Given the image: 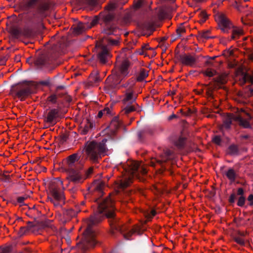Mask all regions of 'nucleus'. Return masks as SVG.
Instances as JSON below:
<instances>
[{
  "label": "nucleus",
  "mask_w": 253,
  "mask_h": 253,
  "mask_svg": "<svg viewBox=\"0 0 253 253\" xmlns=\"http://www.w3.org/2000/svg\"><path fill=\"white\" fill-rule=\"evenodd\" d=\"M107 140L103 139L102 142H87L85 146V152L88 156L93 161L96 160L101 155L106 154V147L105 145Z\"/></svg>",
  "instance_id": "obj_2"
},
{
  "label": "nucleus",
  "mask_w": 253,
  "mask_h": 253,
  "mask_svg": "<svg viewBox=\"0 0 253 253\" xmlns=\"http://www.w3.org/2000/svg\"><path fill=\"white\" fill-rule=\"evenodd\" d=\"M80 156L78 153H75L69 156L66 160L67 167L71 169H73L76 164L80 160Z\"/></svg>",
  "instance_id": "obj_13"
},
{
  "label": "nucleus",
  "mask_w": 253,
  "mask_h": 253,
  "mask_svg": "<svg viewBox=\"0 0 253 253\" xmlns=\"http://www.w3.org/2000/svg\"><path fill=\"white\" fill-rule=\"evenodd\" d=\"M245 198L243 196L240 197L238 201L237 205L239 206H243L245 204Z\"/></svg>",
  "instance_id": "obj_28"
},
{
  "label": "nucleus",
  "mask_w": 253,
  "mask_h": 253,
  "mask_svg": "<svg viewBox=\"0 0 253 253\" xmlns=\"http://www.w3.org/2000/svg\"><path fill=\"white\" fill-rule=\"evenodd\" d=\"M95 244V233L89 225L84 233V239L82 243H80L78 245L80 248L85 250L94 247Z\"/></svg>",
  "instance_id": "obj_6"
},
{
  "label": "nucleus",
  "mask_w": 253,
  "mask_h": 253,
  "mask_svg": "<svg viewBox=\"0 0 253 253\" xmlns=\"http://www.w3.org/2000/svg\"><path fill=\"white\" fill-rule=\"evenodd\" d=\"M156 214V212L154 210H152L150 211H145L144 212V215L148 220H149L151 218L155 216Z\"/></svg>",
  "instance_id": "obj_22"
},
{
  "label": "nucleus",
  "mask_w": 253,
  "mask_h": 253,
  "mask_svg": "<svg viewBox=\"0 0 253 253\" xmlns=\"http://www.w3.org/2000/svg\"><path fill=\"white\" fill-rule=\"evenodd\" d=\"M24 200V198H23V197H19L18 199V201L19 203H22L23 202Z\"/></svg>",
  "instance_id": "obj_41"
},
{
  "label": "nucleus",
  "mask_w": 253,
  "mask_h": 253,
  "mask_svg": "<svg viewBox=\"0 0 253 253\" xmlns=\"http://www.w3.org/2000/svg\"><path fill=\"white\" fill-rule=\"evenodd\" d=\"M143 2V0H138L134 4L135 7V8H139V7H140L142 5Z\"/></svg>",
  "instance_id": "obj_31"
},
{
  "label": "nucleus",
  "mask_w": 253,
  "mask_h": 253,
  "mask_svg": "<svg viewBox=\"0 0 253 253\" xmlns=\"http://www.w3.org/2000/svg\"><path fill=\"white\" fill-rule=\"evenodd\" d=\"M141 172L142 174H145L147 172V170L145 168H141Z\"/></svg>",
  "instance_id": "obj_39"
},
{
  "label": "nucleus",
  "mask_w": 253,
  "mask_h": 253,
  "mask_svg": "<svg viewBox=\"0 0 253 253\" xmlns=\"http://www.w3.org/2000/svg\"><path fill=\"white\" fill-rule=\"evenodd\" d=\"M10 248L9 247L0 248V253H9Z\"/></svg>",
  "instance_id": "obj_29"
},
{
  "label": "nucleus",
  "mask_w": 253,
  "mask_h": 253,
  "mask_svg": "<svg viewBox=\"0 0 253 253\" xmlns=\"http://www.w3.org/2000/svg\"><path fill=\"white\" fill-rule=\"evenodd\" d=\"M96 23V22L95 20H93L91 22L92 25H94Z\"/></svg>",
  "instance_id": "obj_48"
},
{
  "label": "nucleus",
  "mask_w": 253,
  "mask_h": 253,
  "mask_svg": "<svg viewBox=\"0 0 253 253\" xmlns=\"http://www.w3.org/2000/svg\"><path fill=\"white\" fill-rule=\"evenodd\" d=\"M104 184L102 182H98L96 186L95 187V189L99 192H101L102 189L103 187Z\"/></svg>",
  "instance_id": "obj_27"
},
{
  "label": "nucleus",
  "mask_w": 253,
  "mask_h": 253,
  "mask_svg": "<svg viewBox=\"0 0 253 253\" xmlns=\"http://www.w3.org/2000/svg\"><path fill=\"white\" fill-rule=\"evenodd\" d=\"M213 141L217 144H219L220 141H221V139H220V138L219 136H215L213 137Z\"/></svg>",
  "instance_id": "obj_30"
},
{
  "label": "nucleus",
  "mask_w": 253,
  "mask_h": 253,
  "mask_svg": "<svg viewBox=\"0 0 253 253\" xmlns=\"http://www.w3.org/2000/svg\"><path fill=\"white\" fill-rule=\"evenodd\" d=\"M110 224L112 229L120 231L123 233L124 238L127 240H129L130 237L135 233L140 234L142 233V230L140 226L136 225L131 229L127 231V227L126 225L121 226L114 219H112L110 221Z\"/></svg>",
  "instance_id": "obj_3"
},
{
  "label": "nucleus",
  "mask_w": 253,
  "mask_h": 253,
  "mask_svg": "<svg viewBox=\"0 0 253 253\" xmlns=\"http://www.w3.org/2000/svg\"><path fill=\"white\" fill-rule=\"evenodd\" d=\"M148 75V71L144 69H141L139 73L137 80L141 82L144 80Z\"/></svg>",
  "instance_id": "obj_20"
},
{
  "label": "nucleus",
  "mask_w": 253,
  "mask_h": 253,
  "mask_svg": "<svg viewBox=\"0 0 253 253\" xmlns=\"http://www.w3.org/2000/svg\"><path fill=\"white\" fill-rule=\"evenodd\" d=\"M134 107L131 104L124 105L123 111L126 114H128L134 111Z\"/></svg>",
  "instance_id": "obj_21"
},
{
  "label": "nucleus",
  "mask_w": 253,
  "mask_h": 253,
  "mask_svg": "<svg viewBox=\"0 0 253 253\" xmlns=\"http://www.w3.org/2000/svg\"><path fill=\"white\" fill-rule=\"evenodd\" d=\"M68 178L72 181L77 182H80L82 180V176L81 172L74 169H69L68 171Z\"/></svg>",
  "instance_id": "obj_12"
},
{
  "label": "nucleus",
  "mask_w": 253,
  "mask_h": 253,
  "mask_svg": "<svg viewBox=\"0 0 253 253\" xmlns=\"http://www.w3.org/2000/svg\"><path fill=\"white\" fill-rule=\"evenodd\" d=\"M87 29L85 24L83 23H79L77 26L73 28V32L76 34H80Z\"/></svg>",
  "instance_id": "obj_18"
},
{
  "label": "nucleus",
  "mask_w": 253,
  "mask_h": 253,
  "mask_svg": "<svg viewBox=\"0 0 253 253\" xmlns=\"http://www.w3.org/2000/svg\"><path fill=\"white\" fill-rule=\"evenodd\" d=\"M56 185L59 186H62L63 182L60 180H58L57 181L55 182Z\"/></svg>",
  "instance_id": "obj_38"
},
{
  "label": "nucleus",
  "mask_w": 253,
  "mask_h": 253,
  "mask_svg": "<svg viewBox=\"0 0 253 253\" xmlns=\"http://www.w3.org/2000/svg\"><path fill=\"white\" fill-rule=\"evenodd\" d=\"M25 230H26V229H25V227H22V228H21V229H20V232H24V231H25Z\"/></svg>",
  "instance_id": "obj_45"
},
{
  "label": "nucleus",
  "mask_w": 253,
  "mask_h": 253,
  "mask_svg": "<svg viewBox=\"0 0 253 253\" xmlns=\"http://www.w3.org/2000/svg\"><path fill=\"white\" fill-rule=\"evenodd\" d=\"M232 32V39H237L243 35V30L239 27H233Z\"/></svg>",
  "instance_id": "obj_17"
},
{
  "label": "nucleus",
  "mask_w": 253,
  "mask_h": 253,
  "mask_svg": "<svg viewBox=\"0 0 253 253\" xmlns=\"http://www.w3.org/2000/svg\"><path fill=\"white\" fill-rule=\"evenodd\" d=\"M129 63L128 61L124 60L120 67L116 65L115 70L113 71L114 74L115 75L116 81H122L128 74V67Z\"/></svg>",
  "instance_id": "obj_8"
},
{
  "label": "nucleus",
  "mask_w": 253,
  "mask_h": 253,
  "mask_svg": "<svg viewBox=\"0 0 253 253\" xmlns=\"http://www.w3.org/2000/svg\"><path fill=\"white\" fill-rule=\"evenodd\" d=\"M215 73V71L211 69H208L204 72L205 75L208 77H212L214 75Z\"/></svg>",
  "instance_id": "obj_25"
},
{
  "label": "nucleus",
  "mask_w": 253,
  "mask_h": 253,
  "mask_svg": "<svg viewBox=\"0 0 253 253\" xmlns=\"http://www.w3.org/2000/svg\"><path fill=\"white\" fill-rule=\"evenodd\" d=\"M185 143V139L183 138H179L177 141L175 142V144L179 148L182 147Z\"/></svg>",
  "instance_id": "obj_24"
},
{
  "label": "nucleus",
  "mask_w": 253,
  "mask_h": 253,
  "mask_svg": "<svg viewBox=\"0 0 253 253\" xmlns=\"http://www.w3.org/2000/svg\"><path fill=\"white\" fill-rule=\"evenodd\" d=\"M245 1H248V0H244Z\"/></svg>",
  "instance_id": "obj_51"
},
{
  "label": "nucleus",
  "mask_w": 253,
  "mask_h": 253,
  "mask_svg": "<svg viewBox=\"0 0 253 253\" xmlns=\"http://www.w3.org/2000/svg\"><path fill=\"white\" fill-rule=\"evenodd\" d=\"M92 171H93V168H90L87 171V174H89L91 173L92 172Z\"/></svg>",
  "instance_id": "obj_42"
},
{
  "label": "nucleus",
  "mask_w": 253,
  "mask_h": 253,
  "mask_svg": "<svg viewBox=\"0 0 253 253\" xmlns=\"http://www.w3.org/2000/svg\"><path fill=\"white\" fill-rule=\"evenodd\" d=\"M215 19L220 29L223 32H227L232 27L231 24L227 17L222 13H217L215 15Z\"/></svg>",
  "instance_id": "obj_9"
},
{
  "label": "nucleus",
  "mask_w": 253,
  "mask_h": 253,
  "mask_svg": "<svg viewBox=\"0 0 253 253\" xmlns=\"http://www.w3.org/2000/svg\"><path fill=\"white\" fill-rule=\"evenodd\" d=\"M202 16H203V17H204V19L202 20V22H204L206 20V18L207 17V15L205 13H202Z\"/></svg>",
  "instance_id": "obj_44"
},
{
  "label": "nucleus",
  "mask_w": 253,
  "mask_h": 253,
  "mask_svg": "<svg viewBox=\"0 0 253 253\" xmlns=\"http://www.w3.org/2000/svg\"><path fill=\"white\" fill-rule=\"evenodd\" d=\"M151 166L152 167H155V163L153 161L151 162Z\"/></svg>",
  "instance_id": "obj_47"
},
{
  "label": "nucleus",
  "mask_w": 253,
  "mask_h": 253,
  "mask_svg": "<svg viewBox=\"0 0 253 253\" xmlns=\"http://www.w3.org/2000/svg\"><path fill=\"white\" fill-rule=\"evenodd\" d=\"M103 112L105 115H109L111 113V111L109 108H105L103 109Z\"/></svg>",
  "instance_id": "obj_35"
},
{
  "label": "nucleus",
  "mask_w": 253,
  "mask_h": 253,
  "mask_svg": "<svg viewBox=\"0 0 253 253\" xmlns=\"http://www.w3.org/2000/svg\"><path fill=\"white\" fill-rule=\"evenodd\" d=\"M237 193L239 195H242L244 193V190L242 188H239L238 189Z\"/></svg>",
  "instance_id": "obj_36"
},
{
  "label": "nucleus",
  "mask_w": 253,
  "mask_h": 253,
  "mask_svg": "<svg viewBox=\"0 0 253 253\" xmlns=\"http://www.w3.org/2000/svg\"><path fill=\"white\" fill-rule=\"evenodd\" d=\"M115 7V5L113 4H110L108 6V8L109 9H112Z\"/></svg>",
  "instance_id": "obj_40"
},
{
  "label": "nucleus",
  "mask_w": 253,
  "mask_h": 253,
  "mask_svg": "<svg viewBox=\"0 0 253 253\" xmlns=\"http://www.w3.org/2000/svg\"><path fill=\"white\" fill-rule=\"evenodd\" d=\"M19 90L17 92V96L21 100L25 99L31 93L30 87L27 84L19 85Z\"/></svg>",
  "instance_id": "obj_11"
},
{
  "label": "nucleus",
  "mask_w": 253,
  "mask_h": 253,
  "mask_svg": "<svg viewBox=\"0 0 253 253\" xmlns=\"http://www.w3.org/2000/svg\"><path fill=\"white\" fill-rule=\"evenodd\" d=\"M245 115L248 116V118H250L249 114H246L244 110H241L238 115H234L233 114H229L227 115L226 119L224 121L223 126L226 128H229L232 120L237 121L240 123V125L244 127H249L250 124L247 120H245L243 118Z\"/></svg>",
  "instance_id": "obj_4"
},
{
  "label": "nucleus",
  "mask_w": 253,
  "mask_h": 253,
  "mask_svg": "<svg viewBox=\"0 0 253 253\" xmlns=\"http://www.w3.org/2000/svg\"><path fill=\"white\" fill-rule=\"evenodd\" d=\"M50 196L49 199L54 206H57L59 202L64 201V196L61 191L56 188H51L50 190Z\"/></svg>",
  "instance_id": "obj_10"
},
{
  "label": "nucleus",
  "mask_w": 253,
  "mask_h": 253,
  "mask_svg": "<svg viewBox=\"0 0 253 253\" xmlns=\"http://www.w3.org/2000/svg\"><path fill=\"white\" fill-rule=\"evenodd\" d=\"M56 99V97L55 95H51L50 96H49L48 97V100L51 102H55Z\"/></svg>",
  "instance_id": "obj_34"
},
{
  "label": "nucleus",
  "mask_w": 253,
  "mask_h": 253,
  "mask_svg": "<svg viewBox=\"0 0 253 253\" xmlns=\"http://www.w3.org/2000/svg\"><path fill=\"white\" fill-rule=\"evenodd\" d=\"M226 176L231 181H234L235 178V171L232 169H229L226 173Z\"/></svg>",
  "instance_id": "obj_23"
},
{
  "label": "nucleus",
  "mask_w": 253,
  "mask_h": 253,
  "mask_svg": "<svg viewBox=\"0 0 253 253\" xmlns=\"http://www.w3.org/2000/svg\"><path fill=\"white\" fill-rule=\"evenodd\" d=\"M143 48L145 49V50H147L148 49V48L147 47V46H145V47H144Z\"/></svg>",
  "instance_id": "obj_49"
},
{
  "label": "nucleus",
  "mask_w": 253,
  "mask_h": 253,
  "mask_svg": "<svg viewBox=\"0 0 253 253\" xmlns=\"http://www.w3.org/2000/svg\"><path fill=\"white\" fill-rule=\"evenodd\" d=\"M248 200L249 201H252L253 200V195H250L249 197H248Z\"/></svg>",
  "instance_id": "obj_43"
},
{
  "label": "nucleus",
  "mask_w": 253,
  "mask_h": 253,
  "mask_svg": "<svg viewBox=\"0 0 253 253\" xmlns=\"http://www.w3.org/2000/svg\"><path fill=\"white\" fill-rule=\"evenodd\" d=\"M140 166V163L138 162L133 161L131 163L130 165V175L127 178L124 177L121 180V185L122 187H126L132 183L133 178L134 176H137V171Z\"/></svg>",
  "instance_id": "obj_7"
},
{
  "label": "nucleus",
  "mask_w": 253,
  "mask_h": 253,
  "mask_svg": "<svg viewBox=\"0 0 253 253\" xmlns=\"http://www.w3.org/2000/svg\"><path fill=\"white\" fill-rule=\"evenodd\" d=\"M223 54L225 56L232 55L233 54V50H228L227 51H224Z\"/></svg>",
  "instance_id": "obj_32"
},
{
  "label": "nucleus",
  "mask_w": 253,
  "mask_h": 253,
  "mask_svg": "<svg viewBox=\"0 0 253 253\" xmlns=\"http://www.w3.org/2000/svg\"><path fill=\"white\" fill-rule=\"evenodd\" d=\"M175 117H176V116L175 115H174V114L172 115L171 116H170L169 117V119H171L172 118H175Z\"/></svg>",
  "instance_id": "obj_46"
},
{
  "label": "nucleus",
  "mask_w": 253,
  "mask_h": 253,
  "mask_svg": "<svg viewBox=\"0 0 253 253\" xmlns=\"http://www.w3.org/2000/svg\"><path fill=\"white\" fill-rule=\"evenodd\" d=\"M118 41L117 40H109V43L111 45H116L118 44Z\"/></svg>",
  "instance_id": "obj_33"
},
{
  "label": "nucleus",
  "mask_w": 253,
  "mask_h": 253,
  "mask_svg": "<svg viewBox=\"0 0 253 253\" xmlns=\"http://www.w3.org/2000/svg\"><path fill=\"white\" fill-rule=\"evenodd\" d=\"M98 210L99 214H94L90 217V221L92 224L97 223L102 220L103 216L100 214L103 212H105L108 218H113L114 217V202L110 195L99 205Z\"/></svg>",
  "instance_id": "obj_1"
},
{
  "label": "nucleus",
  "mask_w": 253,
  "mask_h": 253,
  "mask_svg": "<svg viewBox=\"0 0 253 253\" xmlns=\"http://www.w3.org/2000/svg\"><path fill=\"white\" fill-rule=\"evenodd\" d=\"M182 63L188 66H192L194 64L195 62V58L192 56H184L181 59Z\"/></svg>",
  "instance_id": "obj_16"
},
{
  "label": "nucleus",
  "mask_w": 253,
  "mask_h": 253,
  "mask_svg": "<svg viewBox=\"0 0 253 253\" xmlns=\"http://www.w3.org/2000/svg\"><path fill=\"white\" fill-rule=\"evenodd\" d=\"M185 28L184 26L182 25L178 27L176 30L177 33L179 36H181L185 32Z\"/></svg>",
  "instance_id": "obj_26"
},
{
  "label": "nucleus",
  "mask_w": 253,
  "mask_h": 253,
  "mask_svg": "<svg viewBox=\"0 0 253 253\" xmlns=\"http://www.w3.org/2000/svg\"><path fill=\"white\" fill-rule=\"evenodd\" d=\"M93 126V123L88 119H85L81 124V128L84 134L86 133Z\"/></svg>",
  "instance_id": "obj_15"
},
{
  "label": "nucleus",
  "mask_w": 253,
  "mask_h": 253,
  "mask_svg": "<svg viewBox=\"0 0 253 253\" xmlns=\"http://www.w3.org/2000/svg\"><path fill=\"white\" fill-rule=\"evenodd\" d=\"M251 94H253V89L251 90Z\"/></svg>",
  "instance_id": "obj_50"
},
{
  "label": "nucleus",
  "mask_w": 253,
  "mask_h": 253,
  "mask_svg": "<svg viewBox=\"0 0 253 253\" xmlns=\"http://www.w3.org/2000/svg\"><path fill=\"white\" fill-rule=\"evenodd\" d=\"M110 57L111 55L107 47L102 46L101 47V50L98 54V57L100 61L102 63H105Z\"/></svg>",
  "instance_id": "obj_14"
},
{
  "label": "nucleus",
  "mask_w": 253,
  "mask_h": 253,
  "mask_svg": "<svg viewBox=\"0 0 253 253\" xmlns=\"http://www.w3.org/2000/svg\"><path fill=\"white\" fill-rule=\"evenodd\" d=\"M103 115H105L104 114L103 110L100 111L98 113V118H101Z\"/></svg>",
  "instance_id": "obj_37"
},
{
  "label": "nucleus",
  "mask_w": 253,
  "mask_h": 253,
  "mask_svg": "<svg viewBox=\"0 0 253 253\" xmlns=\"http://www.w3.org/2000/svg\"><path fill=\"white\" fill-rule=\"evenodd\" d=\"M135 84V79L131 78L129 79L123 86L126 88V93L123 96L122 101L124 105L131 104L136 98L135 95L133 87Z\"/></svg>",
  "instance_id": "obj_5"
},
{
  "label": "nucleus",
  "mask_w": 253,
  "mask_h": 253,
  "mask_svg": "<svg viewBox=\"0 0 253 253\" xmlns=\"http://www.w3.org/2000/svg\"><path fill=\"white\" fill-rule=\"evenodd\" d=\"M58 111L56 109L51 110L47 114L46 120L48 123H52L56 117Z\"/></svg>",
  "instance_id": "obj_19"
}]
</instances>
